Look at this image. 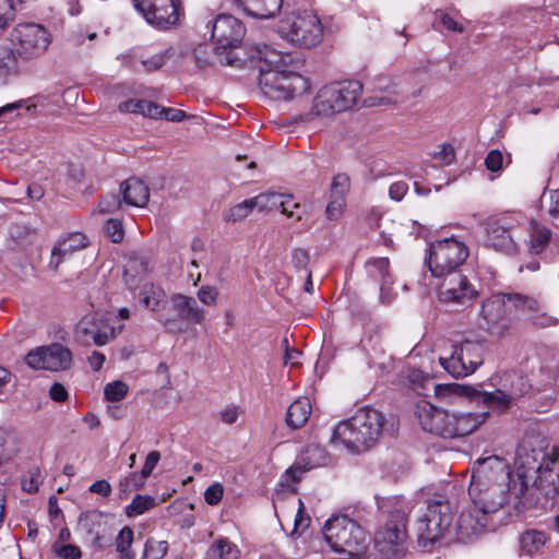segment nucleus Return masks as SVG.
I'll use <instances>...</instances> for the list:
<instances>
[{
	"mask_svg": "<svg viewBox=\"0 0 559 559\" xmlns=\"http://www.w3.org/2000/svg\"><path fill=\"white\" fill-rule=\"evenodd\" d=\"M269 68L261 69L259 85L263 94L275 100H287L306 93L309 81L298 73L304 61L290 53H272Z\"/></svg>",
	"mask_w": 559,
	"mask_h": 559,
	"instance_id": "nucleus-1",
	"label": "nucleus"
},
{
	"mask_svg": "<svg viewBox=\"0 0 559 559\" xmlns=\"http://www.w3.org/2000/svg\"><path fill=\"white\" fill-rule=\"evenodd\" d=\"M516 463L525 475L536 473L534 486L546 497L559 493V448L544 447L539 440H524L516 449Z\"/></svg>",
	"mask_w": 559,
	"mask_h": 559,
	"instance_id": "nucleus-2",
	"label": "nucleus"
},
{
	"mask_svg": "<svg viewBox=\"0 0 559 559\" xmlns=\"http://www.w3.org/2000/svg\"><path fill=\"white\" fill-rule=\"evenodd\" d=\"M384 425V416L377 409L364 407L350 418L336 425L332 443L341 442L353 453L372 448L379 440Z\"/></svg>",
	"mask_w": 559,
	"mask_h": 559,
	"instance_id": "nucleus-3",
	"label": "nucleus"
},
{
	"mask_svg": "<svg viewBox=\"0 0 559 559\" xmlns=\"http://www.w3.org/2000/svg\"><path fill=\"white\" fill-rule=\"evenodd\" d=\"M528 489V481L523 468L516 467L514 483H501L492 486H469L468 495L474 506L481 512L493 516L504 510L508 515L523 510V497Z\"/></svg>",
	"mask_w": 559,
	"mask_h": 559,
	"instance_id": "nucleus-4",
	"label": "nucleus"
},
{
	"mask_svg": "<svg viewBox=\"0 0 559 559\" xmlns=\"http://www.w3.org/2000/svg\"><path fill=\"white\" fill-rule=\"evenodd\" d=\"M324 538L331 548L349 557H360L369 547L367 532L347 515H335L323 527Z\"/></svg>",
	"mask_w": 559,
	"mask_h": 559,
	"instance_id": "nucleus-5",
	"label": "nucleus"
},
{
	"mask_svg": "<svg viewBox=\"0 0 559 559\" xmlns=\"http://www.w3.org/2000/svg\"><path fill=\"white\" fill-rule=\"evenodd\" d=\"M453 508L443 496L428 501L426 512L416 522V535L419 546H433L452 528Z\"/></svg>",
	"mask_w": 559,
	"mask_h": 559,
	"instance_id": "nucleus-6",
	"label": "nucleus"
},
{
	"mask_svg": "<svg viewBox=\"0 0 559 559\" xmlns=\"http://www.w3.org/2000/svg\"><path fill=\"white\" fill-rule=\"evenodd\" d=\"M280 34L300 47L317 46L323 37V26L312 11H294L280 21Z\"/></svg>",
	"mask_w": 559,
	"mask_h": 559,
	"instance_id": "nucleus-7",
	"label": "nucleus"
},
{
	"mask_svg": "<svg viewBox=\"0 0 559 559\" xmlns=\"http://www.w3.org/2000/svg\"><path fill=\"white\" fill-rule=\"evenodd\" d=\"M407 513L392 510L374 534V547L385 559L401 558L406 552Z\"/></svg>",
	"mask_w": 559,
	"mask_h": 559,
	"instance_id": "nucleus-8",
	"label": "nucleus"
},
{
	"mask_svg": "<svg viewBox=\"0 0 559 559\" xmlns=\"http://www.w3.org/2000/svg\"><path fill=\"white\" fill-rule=\"evenodd\" d=\"M451 347V354L440 356L439 362L449 374L459 379L474 373L483 365L487 343L483 340H465Z\"/></svg>",
	"mask_w": 559,
	"mask_h": 559,
	"instance_id": "nucleus-9",
	"label": "nucleus"
},
{
	"mask_svg": "<svg viewBox=\"0 0 559 559\" xmlns=\"http://www.w3.org/2000/svg\"><path fill=\"white\" fill-rule=\"evenodd\" d=\"M468 254L466 245L454 237L433 241L429 247V270L436 277L455 273Z\"/></svg>",
	"mask_w": 559,
	"mask_h": 559,
	"instance_id": "nucleus-10",
	"label": "nucleus"
},
{
	"mask_svg": "<svg viewBox=\"0 0 559 559\" xmlns=\"http://www.w3.org/2000/svg\"><path fill=\"white\" fill-rule=\"evenodd\" d=\"M10 39L15 47V59L33 60L48 49L51 35L45 26L37 23H20L11 32Z\"/></svg>",
	"mask_w": 559,
	"mask_h": 559,
	"instance_id": "nucleus-11",
	"label": "nucleus"
},
{
	"mask_svg": "<svg viewBox=\"0 0 559 559\" xmlns=\"http://www.w3.org/2000/svg\"><path fill=\"white\" fill-rule=\"evenodd\" d=\"M133 4L148 24L159 29L178 25L182 12L181 0H133Z\"/></svg>",
	"mask_w": 559,
	"mask_h": 559,
	"instance_id": "nucleus-12",
	"label": "nucleus"
},
{
	"mask_svg": "<svg viewBox=\"0 0 559 559\" xmlns=\"http://www.w3.org/2000/svg\"><path fill=\"white\" fill-rule=\"evenodd\" d=\"M509 463L497 455L478 459L472 468V480L469 486H492L501 483H514Z\"/></svg>",
	"mask_w": 559,
	"mask_h": 559,
	"instance_id": "nucleus-13",
	"label": "nucleus"
},
{
	"mask_svg": "<svg viewBox=\"0 0 559 559\" xmlns=\"http://www.w3.org/2000/svg\"><path fill=\"white\" fill-rule=\"evenodd\" d=\"M76 341L85 346H104L116 336L115 328L109 320L98 313L84 316L75 326Z\"/></svg>",
	"mask_w": 559,
	"mask_h": 559,
	"instance_id": "nucleus-14",
	"label": "nucleus"
},
{
	"mask_svg": "<svg viewBox=\"0 0 559 559\" xmlns=\"http://www.w3.org/2000/svg\"><path fill=\"white\" fill-rule=\"evenodd\" d=\"M416 416L424 430L443 438H452L455 412L437 408L421 401L416 405Z\"/></svg>",
	"mask_w": 559,
	"mask_h": 559,
	"instance_id": "nucleus-15",
	"label": "nucleus"
},
{
	"mask_svg": "<svg viewBox=\"0 0 559 559\" xmlns=\"http://www.w3.org/2000/svg\"><path fill=\"white\" fill-rule=\"evenodd\" d=\"M493 527L495 523L492 516L481 512L480 508L474 506L472 502L467 509L461 512L453 530L456 538L460 542L466 543Z\"/></svg>",
	"mask_w": 559,
	"mask_h": 559,
	"instance_id": "nucleus-16",
	"label": "nucleus"
},
{
	"mask_svg": "<svg viewBox=\"0 0 559 559\" xmlns=\"http://www.w3.org/2000/svg\"><path fill=\"white\" fill-rule=\"evenodd\" d=\"M443 277L444 280L438 292L441 302L467 307L477 298V290L471 285L465 275L455 272Z\"/></svg>",
	"mask_w": 559,
	"mask_h": 559,
	"instance_id": "nucleus-17",
	"label": "nucleus"
},
{
	"mask_svg": "<svg viewBox=\"0 0 559 559\" xmlns=\"http://www.w3.org/2000/svg\"><path fill=\"white\" fill-rule=\"evenodd\" d=\"M25 361L33 369L66 370L72 364V353L61 344H52L29 352Z\"/></svg>",
	"mask_w": 559,
	"mask_h": 559,
	"instance_id": "nucleus-18",
	"label": "nucleus"
},
{
	"mask_svg": "<svg viewBox=\"0 0 559 559\" xmlns=\"http://www.w3.org/2000/svg\"><path fill=\"white\" fill-rule=\"evenodd\" d=\"M246 33L243 24L229 14L218 15L212 24V39L216 49L237 47Z\"/></svg>",
	"mask_w": 559,
	"mask_h": 559,
	"instance_id": "nucleus-19",
	"label": "nucleus"
},
{
	"mask_svg": "<svg viewBox=\"0 0 559 559\" xmlns=\"http://www.w3.org/2000/svg\"><path fill=\"white\" fill-rule=\"evenodd\" d=\"M326 463V453L324 449L317 444L308 445L302 452L299 461L288 468L282 476V485L289 486L301 478L306 471L324 465Z\"/></svg>",
	"mask_w": 559,
	"mask_h": 559,
	"instance_id": "nucleus-20",
	"label": "nucleus"
},
{
	"mask_svg": "<svg viewBox=\"0 0 559 559\" xmlns=\"http://www.w3.org/2000/svg\"><path fill=\"white\" fill-rule=\"evenodd\" d=\"M500 304L511 306L515 310L525 312H538L539 301L531 296L522 295L519 293H503L500 294L497 299L487 300L483 304L481 313L488 322H493L496 318L492 317L491 312Z\"/></svg>",
	"mask_w": 559,
	"mask_h": 559,
	"instance_id": "nucleus-21",
	"label": "nucleus"
},
{
	"mask_svg": "<svg viewBox=\"0 0 559 559\" xmlns=\"http://www.w3.org/2000/svg\"><path fill=\"white\" fill-rule=\"evenodd\" d=\"M365 270L368 281L373 285H379L381 301L390 302L393 277L390 272L389 259L372 258L365 263Z\"/></svg>",
	"mask_w": 559,
	"mask_h": 559,
	"instance_id": "nucleus-22",
	"label": "nucleus"
},
{
	"mask_svg": "<svg viewBox=\"0 0 559 559\" xmlns=\"http://www.w3.org/2000/svg\"><path fill=\"white\" fill-rule=\"evenodd\" d=\"M337 112H342L337 109V102L334 96L330 84L323 86L317 93L313 105L309 112L294 117V122H310L316 117H330Z\"/></svg>",
	"mask_w": 559,
	"mask_h": 559,
	"instance_id": "nucleus-23",
	"label": "nucleus"
},
{
	"mask_svg": "<svg viewBox=\"0 0 559 559\" xmlns=\"http://www.w3.org/2000/svg\"><path fill=\"white\" fill-rule=\"evenodd\" d=\"M87 246V237L81 233L69 234L60 238L51 250L49 267L57 271L63 261L70 258L74 252L85 249Z\"/></svg>",
	"mask_w": 559,
	"mask_h": 559,
	"instance_id": "nucleus-24",
	"label": "nucleus"
},
{
	"mask_svg": "<svg viewBox=\"0 0 559 559\" xmlns=\"http://www.w3.org/2000/svg\"><path fill=\"white\" fill-rule=\"evenodd\" d=\"M254 207H258L261 212H269L273 210H281L283 214L287 217L295 218L296 221H300V215L296 214L289 210V205L293 204L294 207H298V203L294 201L293 197L289 194H282L276 192H264L259 195L252 198Z\"/></svg>",
	"mask_w": 559,
	"mask_h": 559,
	"instance_id": "nucleus-25",
	"label": "nucleus"
},
{
	"mask_svg": "<svg viewBox=\"0 0 559 559\" xmlns=\"http://www.w3.org/2000/svg\"><path fill=\"white\" fill-rule=\"evenodd\" d=\"M350 180L345 174H338L333 178L331 185V197L325 209L326 217L331 221L338 219L346 205V193L349 190Z\"/></svg>",
	"mask_w": 559,
	"mask_h": 559,
	"instance_id": "nucleus-26",
	"label": "nucleus"
},
{
	"mask_svg": "<svg viewBox=\"0 0 559 559\" xmlns=\"http://www.w3.org/2000/svg\"><path fill=\"white\" fill-rule=\"evenodd\" d=\"M234 2L245 14L260 20L274 17L283 7V0H234Z\"/></svg>",
	"mask_w": 559,
	"mask_h": 559,
	"instance_id": "nucleus-27",
	"label": "nucleus"
},
{
	"mask_svg": "<svg viewBox=\"0 0 559 559\" xmlns=\"http://www.w3.org/2000/svg\"><path fill=\"white\" fill-rule=\"evenodd\" d=\"M120 193L127 205L144 207L150 200L148 186L138 177H130L120 185Z\"/></svg>",
	"mask_w": 559,
	"mask_h": 559,
	"instance_id": "nucleus-28",
	"label": "nucleus"
},
{
	"mask_svg": "<svg viewBox=\"0 0 559 559\" xmlns=\"http://www.w3.org/2000/svg\"><path fill=\"white\" fill-rule=\"evenodd\" d=\"M337 102V109L346 111L352 109L362 93V84L356 80H348L330 84Z\"/></svg>",
	"mask_w": 559,
	"mask_h": 559,
	"instance_id": "nucleus-29",
	"label": "nucleus"
},
{
	"mask_svg": "<svg viewBox=\"0 0 559 559\" xmlns=\"http://www.w3.org/2000/svg\"><path fill=\"white\" fill-rule=\"evenodd\" d=\"M521 391L513 388L510 390L497 389L492 392L484 391L480 393V401L496 412L503 413L511 408L514 401L522 396Z\"/></svg>",
	"mask_w": 559,
	"mask_h": 559,
	"instance_id": "nucleus-30",
	"label": "nucleus"
},
{
	"mask_svg": "<svg viewBox=\"0 0 559 559\" xmlns=\"http://www.w3.org/2000/svg\"><path fill=\"white\" fill-rule=\"evenodd\" d=\"M171 306L181 320H190L199 324L204 320V310L192 297L176 294L171 297Z\"/></svg>",
	"mask_w": 559,
	"mask_h": 559,
	"instance_id": "nucleus-31",
	"label": "nucleus"
},
{
	"mask_svg": "<svg viewBox=\"0 0 559 559\" xmlns=\"http://www.w3.org/2000/svg\"><path fill=\"white\" fill-rule=\"evenodd\" d=\"M549 540V536L538 530H526L520 535V552L523 556L533 557L542 552Z\"/></svg>",
	"mask_w": 559,
	"mask_h": 559,
	"instance_id": "nucleus-32",
	"label": "nucleus"
},
{
	"mask_svg": "<svg viewBox=\"0 0 559 559\" xmlns=\"http://www.w3.org/2000/svg\"><path fill=\"white\" fill-rule=\"evenodd\" d=\"M488 241L492 247L502 251H511L514 242L510 229L499 221L490 222L487 226Z\"/></svg>",
	"mask_w": 559,
	"mask_h": 559,
	"instance_id": "nucleus-33",
	"label": "nucleus"
},
{
	"mask_svg": "<svg viewBox=\"0 0 559 559\" xmlns=\"http://www.w3.org/2000/svg\"><path fill=\"white\" fill-rule=\"evenodd\" d=\"M311 404L308 399H298L293 402L286 413V424L293 429L301 428L309 419Z\"/></svg>",
	"mask_w": 559,
	"mask_h": 559,
	"instance_id": "nucleus-34",
	"label": "nucleus"
},
{
	"mask_svg": "<svg viewBox=\"0 0 559 559\" xmlns=\"http://www.w3.org/2000/svg\"><path fill=\"white\" fill-rule=\"evenodd\" d=\"M485 420V415L455 413L452 438L464 437L474 432Z\"/></svg>",
	"mask_w": 559,
	"mask_h": 559,
	"instance_id": "nucleus-35",
	"label": "nucleus"
},
{
	"mask_svg": "<svg viewBox=\"0 0 559 559\" xmlns=\"http://www.w3.org/2000/svg\"><path fill=\"white\" fill-rule=\"evenodd\" d=\"M240 549L226 537L216 539L207 549L204 559H238Z\"/></svg>",
	"mask_w": 559,
	"mask_h": 559,
	"instance_id": "nucleus-36",
	"label": "nucleus"
},
{
	"mask_svg": "<svg viewBox=\"0 0 559 559\" xmlns=\"http://www.w3.org/2000/svg\"><path fill=\"white\" fill-rule=\"evenodd\" d=\"M216 47L213 48L209 44H201L194 48L193 56L195 63L199 68H206L215 62H219L221 64H231L233 61L225 57L223 58L219 52L215 51Z\"/></svg>",
	"mask_w": 559,
	"mask_h": 559,
	"instance_id": "nucleus-37",
	"label": "nucleus"
},
{
	"mask_svg": "<svg viewBox=\"0 0 559 559\" xmlns=\"http://www.w3.org/2000/svg\"><path fill=\"white\" fill-rule=\"evenodd\" d=\"M165 298L164 290L154 284H145L143 285L140 292V300L141 302L152 311H157L159 309L160 304Z\"/></svg>",
	"mask_w": 559,
	"mask_h": 559,
	"instance_id": "nucleus-38",
	"label": "nucleus"
},
{
	"mask_svg": "<svg viewBox=\"0 0 559 559\" xmlns=\"http://www.w3.org/2000/svg\"><path fill=\"white\" fill-rule=\"evenodd\" d=\"M146 479L141 473H131L122 478L118 485L119 499L124 500L132 491L141 489L145 485Z\"/></svg>",
	"mask_w": 559,
	"mask_h": 559,
	"instance_id": "nucleus-39",
	"label": "nucleus"
},
{
	"mask_svg": "<svg viewBox=\"0 0 559 559\" xmlns=\"http://www.w3.org/2000/svg\"><path fill=\"white\" fill-rule=\"evenodd\" d=\"M132 543V528L129 526L122 527L115 540L116 551L119 554L120 559H134V554L131 551Z\"/></svg>",
	"mask_w": 559,
	"mask_h": 559,
	"instance_id": "nucleus-40",
	"label": "nucleus"
},
{
	"mask_svg": "<svg viewBox=\"0 0 559 559\" xmlns=\"http://www.w3.org/2000/svg\"><path fill=\"white\" fill-rule=\"evenodd\" d=\"M156 506L155 498L151 496L136 495L132 502L127 506L126 514L129 518H134L143 514L144 512L153 509Z\"/></svg>",
	"mask_w": 559,
	"mask_h": 559,
	"instance_id": "nucleus-41",
	"label": "nucleus"
},
{
	"mask_svg": "<svg viewBox=\"0 0 559 559\" xmlns=\"http://www.w3.org/2000/svg\"><path fill=\"white\" fill-rule=\"evenodd\" d=\"M144 264L136 260L131 259L127 262L123 271V281L129 288H135L144 273Z\"/></svg>",
	"mask_w": 559,
	"mask_h": 559,
	"instance_id": "nucleus-42",
	"label": "nucleus"
},
{
	"mask_svg": "<svg viewBox=\"0 0 559 559\" xmlns=\"http://www.w3.org/2000/svg\"><path fill=\"white\" fill-rule=\"evenodd\" d=\"M104 513L98 510H88L83 512L79 518V525L88 534H98L102 525Z\"/></svg>",
	"mask_w": 559,
	"mask_h": 559,
	"instance_id": "nucleus-43",
	"label": "nucleus"
},
{
	"mask_svg": "<svg viewBox=\"0 0 559 559\" xmlns=\"http://www.w3.org/2000/svg\"><path fill=\"white\" fill-rule=\"evenodd\" d=\"M253 200L247 199L234 206H231L226 213H225V221L228 223H236L238 221H241L250 215V213L253 211Z\"/></svg>",
	"mask_w": 559,
	"mask_h": 559,
	"instance_id": "nucleus-44",
	"label": "nucleus"
},
{
	"mask_svg": "<svg viewBox=\"0 0 559 559\" xmlns=\"http://www.w3.org/2000/svg\"><path fill=\"white\" fill-rule=\"evenodd\" d=\"M15 70L16 59L13 50L7 46H0V82Z\"/></svg>",
	"mask_w": 559,
	"mask_h": 559,
	"instance_id": "nucleus-45",
	"label": "nucleus"
},
{
	"mask_svg": "<svg viewBox=\"0 0 559 559\" xmlns=\"http://www.w3.org/2000/svg\"><path fill=\"white\" fill-rule=\"evenodd\" d=\"M168 551V543L166 540L147 539L144 547L142 559H163Z\"/></svg>",
	"mask_w": 559,
	"mask_h": 559,
	"instance_id": "nucleus-46",
	"label": "nucleus"
},
{
	"mask_svg": "<svg viewBox=\"0 0 559 559\" xmlns=\"http://www.w3.org/2000/svg\"><path fill=\"white\" fill-rule=\"evenodd\" d=\"M551 233L546 227L536 226L531 235V250L534 253H540L548 245Z\"/></svg>",
	"mask_w": 559,
	"mask_h": 559,
	"instance_id": "nucleus-47",
	"label": "nucleus"
},
{
	"mask_svg": "<svg viewBox=\"0 0 559 559\" xmlns=\"http://www.w3.org/2000/svg\"><path fill=\"white\" fill-rule=\"evenodd\" d=\"M129 388L123 381H114L107 383L104 389V395L107 401L119 402L126 397Z\"/></svg>",
	"mask_w": 559,
	"mask_h": 559,
	"instance_id": "nucleus-48",
	"label": "nucleus"
},
{
	"mask_svg": "<svg viewBox=\"0 0 559 559\" xmlns=\"http://www.w3.org/2000/svg\"><path fill=\"white\" fill-rule=\"evenodd\" d=\"M170 58L169 49L155 53L150 57H140V62L143 66L144 70L147 72L156 71L160 69L167 60Z\"/></svg>",
	"mask_w": 559,
	"mask_h": 559,
	"instance_id": "nucleus-49",
	"label": "nucleus"
},
{
	"mask_svg": "<svg viewBox=\"0 0 559 559\" xmlns=\"http://www.w3.org/2000/svg\"><path fill=\"white\" fill-rule=\"evenodd\" d=\"M123 198L120 199L117 194H107L103 197L97 205L99 213H114L122 207Z\"/></svg>",
	"mask_w": 559,
	"mask_h": 559,
	"instance_id": "nucleus-50",
	"label": "nucleus"
},
{
	"mask_svg": "<svg viewBox=\"0 0 559 559\" xmlns=\"http://www.w3.org/2000/svg\"><path fill=\"white\" fill-rule=\"evenodd\" d=\"M52 550L58 557L62 559H80L82 557L80 547L72 544L62 545L55 543Z\"/></svg>",
	"mask_w": 559,
	"mask_h": 559,
	"instance_id": "nucleus-51",
	"label": "nucleus"
},
{
	"mask_svg": "<svg viewBox=\"0 0 559 559\" xmlns=\"http://www.w3.org/2000/svg\"><path fill=\"white\" fill-rule=\"evenodd\" d=\"M163 111V107L156 103L139 99V110L138 114L143 115L144 117L157 119L160 118V112Z\"/></svg>",
	"mask_w": 559,
	"mask_h": 559,
	"instance_id": "nucleus-52",
	"label": "nucleus"
},
{
	"mask_svg": "<svg viewBox=\"0 0 559 559\" xmlns=\"http://www.w3.org/2000/svg\"><path fill=\"white\" fill-rule=\"evenodd\" d=\"M432 157L442 165H450L455 158V151L451 144H442Z\"/></svg>",
	"mask_w": 559,
	"mask_h": 559,
	"instance_id": "nucleus-53",
	"label": "nucleus"
},
{
	"mask_svg": "<svg viewBox=\"0 0 559 559\" xmlns=\"http://www.w3.org/2000/svg\"><path fill=\"white\" fill-rule=\"evenodd\" d=\"M502 164L503 155L499 150L490 151L485 158L486 168L492 173L501 170Z\"/></svg>",
	"mask_w": 559,
	"mask_h": 559,
	"instance_id": "nucleus-54",
	"label": "nucleus"
},
{
	"mask_svg": "<svg viewBox=\"0 0 559 559\" xmlns=\"http://www.w3.org/2000/svg\"><path fill=\"white\" fill-rule=\"evenodd\" d=\"M224 493V488L221 484L216 483L207 487L204 492V500L210 506H216L221 502Z\"/></svg>",
	"mask_w": 559,
	"mask_h": 559,
	"instance_id": "nucleus-55",
	"label": "nucleus"
},
{
	"mask_svg": "<svg viewBox=\"0 0 559 559\" xmlns=\"http://www.w3.org/2000/svg\"><path fill=\"white\" fill-rule=\"evenodd\" d=\"M292 261L296 270L309 271L307 267L310 261V255L307 250L300 248L295 249L292 253Z\"/></svg>",
	"mask_w": 559,
	"mask_h": 559,
	"instance_id": "nucleus-56",
	"label": "nucleus"
},
{
	"mask_svg": "<svg viewBox=\"0 0 559 559\" xmlns=\"http://www.w3.org/2000/svg\"><path fill=\"white\" fill-rule=\"evenodd\" d=\"M106 231L112 242H120L123 238L122 224L118 219H109L106 224Z\"/></svg>",
	"mask_w": 559,
	"mask_h": 559,
	"instance_id": "nucleus-57",
	"label": "nucleus"
},
{
	"mask_svg": "<svg viewBox=\"0 0 559 559\" xmlns=\"http://www.w3.org/2000/svg\"><path fill=\"white\" fill-rule=\"evenodd\" d=\"M217 295V289L209 285L202 286L198 292V298L204 305H214L216 302Z\"/></svg>",
	"mask_w": 559,
	"mask_h": 559,
	"instance_id": "nucleus-58",
	"label": "nucleus"
},
{
	"mask_svg": "<svg viewBox=\"0 0 559 559\" xmlns=\"http://www.w3.org/2000/svg\"><path fill=\"white\" fill-rule=\"evenodd\" d=\"M298 503H299V508H298V512L296 514V518H295V525H294V531L292 532V534H298L300 535V533L308 527L309 523H310V519L308 516H306L304 514V503L301 500H298Z\"/></svg>",
	"mask_w": 559,
	"mask_h": 559,
	"instance_id": "nucleus-59",
	"label": "nucleus"
},
{
	"mask_svg": "<svg viewBox=\"0 0 559 559\" xmlns=\"http://www.w3.org/2000/svg\"><path fill=\"white\" fill-rule=\"evenodd\" d=\"M159 460L160 453L156 450L151 451L145 459V463L143 465L141 474H143L147 478L158 464Z\"/></svg>",
	"mask_w": 559,
	"mask_h": 559,
	"instance_id": "nucleus-60",
	"label": "nucleus"
},
{
	"mask_svg": "<svg viewBox=\"0 0 559 559\" xmlns=\"http://www.w3.org/2000/svg\"><path fill=\"white\" fill-rule=\"evenodd\" d=\"M533 313L534 314L532 316V322L534 325H536L538 328H549V326H554L558 323L557 318L549 316L545 312H542V313L533 312Z\"/></svg>",
	"mask_w": 559,
	"mask_h": 559,
	"instance_id": "nucleus-61",
	"label": "nucleus"
},
{
	"mask_svg": "<svg viewBox=\"0 0 559 559\" xmlns=\"http://www.w3.org/2000/svg\"><path fill=\"white\" fill-rule=\"evenodd\" d=\"M241 409L238 406H228L219 413V418L224 424L231 425L237 421Z\"/></svg>",
	"mask_w": 559,
	"mask_h": 559,
	"instance_id": "nucleus-62",
	"label": "nucleus"
},
{
	"mask_svg": "<svg viewBox=\"0 0 559 559\" xmlns=\"http://www.w3.org/2000/svg\"><path fill=\"white\" fill-rule=\"evenodd\" d=\"M408 186L405 181H397L390 186L389 195L395 201H400L406 194Z\"/></svg>",
	"mask_w": 559,
	"mask_h": 559,
	"instance_id": "nucleus-63",
	"label": "nucleus"
},
{
	"mask_svg": "<svg viewBox=\"0 0 559 559\" xmlns=\"http://www.w3.org/2000/svg\"><path fill=\"white\" fill-rule=\"evenodd\" d=\"M90 491L103 497H109L111 493V485L105 479L96 480L90 486Z\"/></svg>",
	"mask_w": 559,
	"mask_h": 559,
	"instance_id": "nucleus-64",
	"label": "nucleus"
}]
</instances>
